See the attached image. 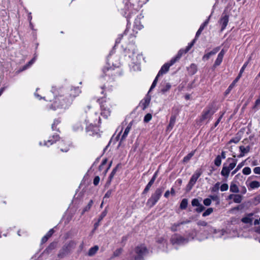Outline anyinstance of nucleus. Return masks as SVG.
Instances as JSON below:
<instances>
[{
	"label": "nucleus",
	"instance_id": "1",
	"mask_svg": "<svg viewBox=\"0 0 260 260\" xmlns=\"http://www.w3.org/2000/svg\"><path fill=\"white\" fill-rule=\"evenodd\" d=\"M58 91L55 87H52L51 92L56 95L55 100L50 106V109L55 110L57 109H67L72 104V99L66 98V94Z\"/></svg>",
	"mask_w": 260,
	"mask_h": 260
},
{
	"label": "nucleus",
	"instance_id": "2",
	"mask_svg": "<svg viewBox=\"0 0 260 260\" xmlns=\"http://www.w3.org/2000/svg\"><path fill=\"white\" fill-rule=\"evenodd\" d=\"M233 156V157H229L226 159L225 162L223 164L220 173L221 175L226 179L229 177L231 171L235 168L238 162V159L235 158L236 155L234 154Z\"/></svg>",
	"mask_w": 260,
	"mask_h": 260
},
{
	"label": "nucleus",
	"instance_id": "3",
	"mask_svg": "<svg viewBox=\"0 0 260 260\" xmlns=\"http://www.w3.org/2000/svg\"><path fill=\"white\" fill-rule=\"evenodd\" d=\"M148 252V249L145 245H138L130 253L128 260H144V256Z\"/></svg>",
	"mask_w": 260,
	"mask_h": 260
},
{
	"label": "nucleus",
	"instance_id": "4",
	"mask_svg": "<svg viewBox=\"0 0 260 260\" xmlns=\"http://www.w3.org/2000/svg\"><path fill=\"white\" fill-rule=\"evenodd\" d=\"M175 59H171L169 62L165 63L160 68L157 75L153 80L152 84L149 89V91H151L153 88H154L157 84L158 77L162 75L167 73L169 70L170 67L174 64L175 62Z\"/></svg>",
	"mask_w": 260,
	"mask_h": 260
},
{
	"label": "nucleus",
	"instance_id": "5",
	"mask_svg": "<svg viewBox=\"0 0 260 260\" xmlns=\"http://www.w3.org/2000/svg\"><path fill=\"white\" fill-rule=\"evenodd\" d=\"M165 190L162 187L157 188L147 201V205L150 207H153L159 201Z\"/></svg>",
	"mask_w": 260,
	"mask_h": 260
},
{
	"label": "nucleus",
	"instance_id": "6",
	"mask_svg": "<svg viewBox=\"0 0 260 260\" xmlns=\"http://www.w3.org/2000/svg\"><path fill=\"white\" fill-rule=\"evenodd\" d=\"M76 242L71 240L64 244L58 253V257L62 258L68 255L76 246Z\"/></svg>",
	"mask_w": 260,
	"mask_h": 260
},
{
	"label": "nucleus",
	"instance_id": "7",
	"mask_svg": "<svg viewBox=\"0 0 260 260\" xmlns=\"http://www.w3.org/2000/svg\"><path fill=\"white\" fill-rule=\"evenodd\" d=\"M61 92H63L66 94V98H72V102L74 99L78 96L81 93V91L78 87H70L67 89H60Z\"/></svg>",
	"mask_w": 260,
	"mask_h": 260
},
{
	"label": "nucleus",
	"instance_id": "8",
	"mask_svg": "<svg viewBox=\"0 0 260 260\" xmlns=\"http://www.w3.org/2000/svg\"><path fill=\"white\" fill-rule=\"evenodd\" d=\"M203 173L202 170L200 169L196 171L194 173L191 177L188 184L187 185V189L188 191L190 190L192 187L196 183L198 179L201 176Z\"/></svg>",
	"mask_w": 260,
	"mask_h": 260
},
{
	"label": "nucleus",
	"instance_id": "9",
	"mask_svg": "<svg viewBox=\"0 0 260 260\" xmlns=\"http://www.w3.org/2000/svg\"><path fill=\"white\" fill-rule=\"evenodd\" d=\"M140 19L141 17L138 16H137V18L135 19L133 29V32L130 34L129 38H136V35L138 33V30H140L143 28V26L141 24Z\"/></svg>",
	"mask_w": 260,
	"mask_h": 260
},
{
	"label": "nucleus",
	"instance_id": "10",
	"mask_svg": "<svg viewBox=\"0 0 260 260\" xmlns=\"http://www.w3.org/2000/svg\"><path fill=\"white\" fill-rule=\"evenodd\" d=\"M170 241L173 245H181L188 242L187 239L176 234L172 236Z\"/></svg>",
	"mask_w": 260,
	"mask_h": 260
},
{
	"label": "nucleus",
	"instance_id": "11",
	"mask_svg": "<svg viewBox=\"0 0 260 260\" xmlns=\"http://www.w3.org/2000/svg\"><path fill=\"white\" fill-rule=\"evenodd\" d=\"M229 21V16L227 14L223 13L218 22L221 25L220 31H222L226 27Z\"/></svg>",
	"mask_w": 260,
	"mask_h": 260
},
{
	"label": "nucleus",
	"instance_id": "12",
	"mask_svg": "<svg viewBox=\"0 0 260 260\" xmlns=\"http://www.w3.org/2000/svg\"><path fill=\"white\" fill-rule=\"evenodd\" d=\"M86 132L90 136H95L99 135V127L94 125L92 123H90L88 126L86 127Z\"/></svg>",
	"mask_w": 260,
	"mask_h": 260
},
{
	"label": "nucleus",
	"instance_id": "13",
	"mask_svg": "<svg viewBox=\"0 0 260 260\" xmlns=\"http://www.w3.org/2000/svg\"><path fill=\"white\" fill-rule=\"evenodd\" d=\"M137 51L136 46L134 44H131L128 46L127 48L125 49L126 55H128L129 58H133L135 54Z\"/></svg>",
	"mask_w": 260,
	"mask_h": 260
},
{
	"label": "nucleus",
	"instance_id": "14",
	"mask_svg": "<svg viewBox=\"0 0 260 260\" xmlns=\"http://www.w3.org/2000/svg\"><path fill=\"white\" fill-rule=\"evenodd\" d=\"M191 205L193 207H197L195 211L198 213H201L203 211L205 208L201 204L198 199H193L191 201Z\"/></svg>",
	"mask_w": 260,
	"mask_h": 260
},
{
	"label": "nucleus",
	"instance_id": "15",
	"mask_svg": "<svg viewBox=\"0 0 260 260\" xmlns=\"http://www.w3.org/2000/svg\"><path fill=\"white\" fill-rule=\"evenodd\" d=\"M131 17V15H128L126 17V20H127L126 28L125 29L123 34H120L119 35L118 38L116 40V44L119 43L120 42V40H121V38H122L123 35H126L127 32L129 31V29L130 28V26H131V23H130Z\"/></svg>",
	"mask_w": 260,
	"mask_h": 260
},
{
	"label": "nucleus",
	"instance_id": "16",
	"mask_svg": "<svg viewBox=\"0 0 260 260\" xmlns=\"http://www.w3.org/2000/svg\"><path fill=\"white\" fill-rule=\"evenodd\" d=\"M224 53V51L223 49L218 53L217 57L212 66L213 70H214L217 67L219 66L221 63Z\"/></svg>",
	"mask_w": 260,
	"mask_h": 260
},
{
	"label": "nucleus",
	"instance_id": "17",
	"mask_svg": "<svg viewBox=\"0 0 260 260\" xmlns=\"http://www.w3.org/2000/svg\"><path fill=\"white\" fill-rule=\"evenodd\" d=\"M220 48L219 47H217L214 48L212 51L210 52L206 53L202 57V60L204 61L208 60L211 56L215 55L219 51Z\"/></svg>",
	"mask_w": 260,
	"mask_h": 260
},
{
	"label": "nucleus",
	"instance_id": "18",
	"mask_svg": "<svg viewBox=\"0 0 260 260\" xmlns=\"http://www.w3.org/2000/svg\"><path fill=\"white\" fill-rule=\"evenodd\" d=\"M171 87V85L169 83H167L166 81L162 82L160 85V91L161 93H165L167 91H169Z\"/></svg>",
	"mask_w": 260,
	"mask_h": 260
},
{
	"label": "nucleus",
	"instance_id": "19",
	"mask_svg": "<svg viewBox=\"0 0 260 260\" xmlns=\"http://www.w3.org/2000/svg\"><path fill=\"white\" fill-rule=\"evenodd\" d=\"M60 139V137L58 135H53L52 136L50 137L49 140L47 141H45L44 142L45 145H47V143H50V145H52L55 143L57 141H58Z\"/></svg>",
	"mask_w": 260,
	"mask_h": 260
},
{
	"label": "nucleus",
	"instance_id": "20",
	"mask_svg": "<svg viewBox=\"0 0 260 260\" xmlns=\"http://www.w3.org/2000/svg\"><path fill=\"white\" fill-rule=\"evenodd\" d=\"M150 91H149L148 92ZM151 100V98L148 95V94H147V96L144 99V101H141V107H142V109L144 110L149 105L150 102Z\"/></svg>",
	"mask_w": 260,
	"mask_h": 260
},
{
	"label": "nucleus",
	"instance_id": "21",
	"mask_svg": "<svg viewBox=\"0 0 260 260\" xmlns=\"http://www.w3.org/2000/svg\"><path fill=\"white\" fill-rule=\"evenodd\" d=\"M210 113H211L210 109H205L203 111L202 115V116H201V118L200 119L201 121H203L207 119L209 117H210L213 114V113L210 114Z\"/></svg>",
	"mask_w": 260,
	"mask_h": 260
},
{
	"label": "nucleus",
	"instance_id": "22",
	"mask_svg": "<svg viewBox=\"0 0 260 260\" xmlns=\"http://www.w3.org/2000/svg\"><path fill=\"white\" fill-rule=\"evenodd\" d=\"M54 233V229H50L47 232V233L42 238L41 244H42L46 243L47 241V240H48V239L52 236V235Z\"/></svg>",
	"mask_w": 260,
	"mask_h": 260
},
{
	"label": "nucleus",
	"instance_id": "23",
	"mask_svg": "<svg viewBox=\"0 0 260 260\" xmlns=\"http://www.w3.org/2000/svg\"><path fill=\"white\" fill-rule=\"evenodd\" d=\"M241 77L238 75V76L235 78V79L233 81V82L230 85V86L228 87L227 89L225 91V93L226 94H229L231 90L233 88V87L235 86L236 83L239 81L240 78Z\"/></svg>",
	"mask_w": 260,
	"mask_h": 260
},
{
	"label": "nucleus",
	"instance_id": "24",
	"mask_svg": "<svg viewBox=\"0 0 260 260\" xmlns=\"http://www.w3.org/2000/svg\"><path fill=\"white\" fill-rule=\"evenodd\" d=\"M112 51H111L109 54L107 56V64L108 65L107 67H104L103 69V73L105 74V75H107L106 72L107 71H108L110 70H112V67L110 66V63L109 62V58L111 57L112 53Z\"/></svg>",
	"mask_w": 260,
	"mask_h": 260
},
{
	"label": "nucleus",
	"instance_id": "25",
	"mask_svg": "<svg viewBox=\"0 0 260 260\" xmlns=\"http://www.w3.org/2000/svg\"><path fill=\"white\" fill-rule=\"evenodd\" d=\"M133 123V121L130 122L129 123V124L127 125V126H126V128L125 129L124 132L121 137V140L124 139L127 137L128 134L129 133L131 129L132 128Z\"/></svg>",
	"mask_w": 260,
	"mask_h": 260
},
{
	"label": "nucleus",
	"instance_id": "26",
	"mask_svg": "<svg viewBox=\"0 0 260 260\" xmlns=\"http://www.w3.org/2000/svg\"><path fill=\"white\" fill-rule=\"evenodd\" d=\"M99 246L97 245L94 246L93 247L90 248L88 250V255L89 256L94 255L99 250Z\"/></svg>",
	"mask_w": 260,
	"mask_h": 260
},
{
	"label": "nucleus",
	"instance_id": "27",
	"mask_svg": "<svg viewBox=\"0 0 260 260\" xmlns=\"http://www.w3.org/2000/svg\"><path fill=\"white\" fill-rule=\"evenodd\" d=\"M56 247V243L52 242L50 243L49 246L44 251L43 253L49 254L52 250H53Z\"/></svg>",
	"mask_w": 260,
	"mask_h": 260
},
{
	"label": "nucleus",
	"instance_id": "28",
	"mask_svg": "<svg viewBox=\"0 0 260 260\" xmlns=\"http://www.w3.org/2000/svg\"><path fill=\"white\" fill-rule=\"evenodd\" d=\"M176 122V116L175 115H172L171 116L169 124L168 126V129H172L175 125Z\"/></svg>",
	"mask_w": 260,
	"mask_h": 260
},
{
	"label": "nucleus",
	"instance_id": "29",
	"mask_svg": "<svg viewBox=\"0 0 260 260\" xmlns=\"http://www.w3.org/2000/svg\"><path fill=\"white\" fill-rule=\"evenodd\" d=\"M185 53H186V52H185V50L182 49H180L178 51L177 54L175 57L172 58V59H175L174 61H175V62H176L177 60H178L181 57V56L183 55V54H185Z\"/></svg>",
	"mask_w": 260,
	"mask_h": 260
},
{
	"label": "nucleus",
	"instance_id": "30",
	"mask_svg": "<svg viewBox=\"0 0 260 260\" xmlns=\"http://www.w3.org/2000/svg\"><path fill=\"white\" fill-rule=\"evenodd\" d=\"M248 186L252 189L258 188L260 186V183L257 181H252L249 183Z\"/></svg>",
	"mask_w": 260,
	"mask_h": 260
},
{
	"label": "nucleus",
	"instance_id": "31",
	"mask_svg": "<svg viewBox=\"0 0 260 260\" xmlns=\"http://www.w3.org/2000/svg\"><path fill=\"white\" fill-rule=\"evenodd\" d=\"M60 121H61L59 118L54 119L53 123H52V126H51L52 131H56L57 132H59V128H57L56 126L59 123H60Z\"/></svg>",
	"mask_w": 260,
	"mask_h": 260
},
{
	"label": "nucleus",
	"instance_id": "32",
	"mask_svg": "<svg viewBox=\"0 0 260 260\" xmlns=\"http://www.w3.org/2000/svg\"><path fill=\"white\" fill-rule=\"evenodd\" d=\"M245 161H243L239 163L237 167L234 170L232 173L231 175L232 176L234 175L235 174L237 173V172L241 169V168L244 165Z\"/></svg>",
	"mask_w": 260,
	"mask_h": 260
},
{
	"label": "nucleus",
	"instance_id": "33",
	"mask_svg": "<svg viewBox=\"0 0 260 260\" xmlns=\"http://www.w3.org/2000/svg\"><path fill=\"white\" fill-rule=\"evenodd\" d=\"M111 111L109 108H104L102 109L101 114L105 118H108L110 115Z\"/></svg>",
	"mask_w": 260,
	"mask_h": 260
},
{
	"label": "nucleus",
	"instance_id": "34",
	"mask_svg": "<svg viewBox=\"0 0 260 260\" xmlns=\"http://www.w3.org/2000/svg\"><path fill=\"white\" fill-rule=\"evenodd\" d=\"M195 151H192L189 153H188L186 156L184 157L183 159V162L184 163H186L189 161V160L191 159V158L194 155Z\"/></svg>",
	"mask_w": 260,
	"mask_h": 260
},
{
	"label": "nucleus",
	"instance_id": "35",
	"mask_svg": "<svg viewBox=\"0 0 260 260\" xmlns=\"http://www.w3.org/2000/svg\"><path fill=\"white\" fill-rule=\"evenodd\" d=\"M188 205V200L187 199H183L180 203V208L181 210H185L186 209Z\"/></svg>",
	"mask_w": 260,
	"mask_h": 260
},
{
	"label": "nucleus",
	"instance_id": "36",
	"mask_svg": "<svg viewBox=\"0 0 260 260\" xmlns=\"http://www.w3.org/2000/svg\"><path fill=\"white\" fill-rule=\"evenodd\" d=\"M92 204L93 201L91 200L89 202L87 205L83 209L82 212L81 213V215H83L85 212L89 211L90 209L91 206H92Z\"/></svg>",
	"mask_w": 260,
	"mask_h": 260
},
{
	"label": "nucleus",
	"instance_id": "37",
	"mask_svg": "<svg viewBox=\"0 0 260 260\" xmlns=\"http://www.w3.org/2000/svg\"><path fill=\"white\" fill-rule=\"evenodd\" d=\"M230 191L234 193H238L239 191L238 187L235 184L232 183L230 186Z\"/></svg>",
	"mask_w": 260,
	"mask_h": 260
},
{
	"label": "nucleus",
	"instance_id": "38",
	"mask_svg": "<svg viewBox=\"0 0 260 260\" xmlns=\"http://www.w3.org/2000/svg\"><path fill=\"white\" fill-rule=\"evenodd\" d=\"M242 197L239 194H235L233 201L236 203H240L242 202Z\"/></svg>",
	"mask_w": 260,
	"mask_h": 260
},
{
	"label": "nucleus",
	"instance_id": "39",
	"mask_svg": "<svg viewBox=\"0 0 260 260\" xmlns=\"http://www.w3.org/2000/svg\"><path fill=\"white\" fill-rule=\"evenodd\" d=\"M239 149L241 152H242L244 154L247 153L250 151V146H247L246 147H245L243 146H240Z\"/></svg>",
	"mask_w": 260,
	"mask_h": 260
},
{
	"label": "nucleus",
	"instance_id": "40",
	"mask_svg": "<svg viewBox=\"0 0 260 260\" xmlns=\"http://www.w3.org/2000/svg\"><path fill=\"white\" fill-rule=\"evenodd\" d=\"M221 160L222 159L219 157V155L216 156L214 160V165L217 167H219L221 164Z\"/></svg>",
	"mask_w": 260,
	"mask_h": 260
},
{
	"label": "nucleus",
	"instance_id": "41",
	"mask_svg": "<svg viewBox=\"0 0 260 260\" xmlns=\"http://www.w3.org/2000/svg\"><path fill=\"white\" fill-rule=\"evenodd\" d=\"M220 186V182H218L215 184V185L211 188V190L212 192H218L219 190Z\"/></svg>",
	"mask_w": 260,
	"mask_h": 260
},
{
	"label": "nucleus",
	"instance_id": "42",
	"mask_svg": "<svg viewBox=\"0 0 260 260\" xmlns=\"http://www.w3.org/2000/svg\"><path fill=\"white\" fill-rule=\"evenodd\" d=\"M111 193H112V191L111 190H109L105 194L104 198H103V202L101 205V207H102V206H103V204L104 203V202H106L107 199L110 197V196H111Z\"/></svg>",
	"mask_w": 260,
	"mask_h": 260
},
{
	"label": "nucleus",
	"instance_id": "43",
	"mask_svg": "<svg viewBox=\"0 0 260 260\" xmlns=\"http://www.w3.org/2000/svg\"><path fill=\"white\" fill-rule=\"evenodd\" d=\"M213 212L212 208H208L202 214L203 217H206L211 214Z\"/></svg>",
	"mask_w": 260,
	"mask_h": 260
},
{
	"label": "nucleus",
	"instance_id": "44",
	"mask_svg": "<svg viewBox=\"0 0 260 260\" xmlns=\"http://www.w3.org/2000/svg\"><path fill=\"white\" fill-rule=\"evenodd\" d=\"M181 224H180V222H178L177 223H175L173 224L171 227V230L172 232H176L177 231V228L180 226Z\"/></svg>",
	"mask_w": 260,
	"mask_h": 260
},
{
	"label": "nucleus",
	"instance_id": "45",
	"mask_svg": "<svg viewBox=\"0 0 260 260\" xmlns=\"http://www.w3.org/2000/svg\"><path fill=\"white\" fill-rule=\"evenodd\" d=\"M196 39L194 38L192 41L191 42H190V43H189L188 44V46L186 47L185 49H184L185 50V52H186L187 53L191 49V48L192 47V46L194 44V43L196 42Z\"/></svg>",
	"mask_w": 260,
	"mask_h": 260
},
{
	"label": "nucleus",
	"instance_id": "46",
	"mask_svg": "<svg viewBox=\"0 0 260 260\" xmlns=\"http://www.w3.org/2000/svg\"><path fill=\"white\" fill-rule=\"evenodd\" d=\"M196 39L194 38L192 41L191 42H190V43H189L188 44V46L186 47L185 49H184L185 50V52H186L187 53L191 49V48L192 47V46L194 44V43L196 42Z\"/></svg>",
	"mask_w": 260,
	"mask_h": 260
},
{
	"label": "nucleus",
	"instance_id": "47",
	"mask_svg": "<svg viewBox=\"0 0 260 260\" xmlns=\"http://www.w3.org/2000/svg\"><path fill=\"white\" fill-rule=\"evenodd\" d=\"M152 119V115L150 113L147 114L144 118V122L145 123H148Z\"/></svg>",
	"mask_w": 260,
	"mask_h": 260
},
{
	"label": "nucleus",
	"instance_id": "48",
	"mask_svg": "<svg viewBox=\"0 0 260 260\" xmlns=\"http://www.w3.org/2000/svg\"><path fill=\"white\" fill-rule=\"evenodd\" d=\"M205 27H204V26L201 25L199 29L198 30L197 32H196V36H195V38L197 39L199 36L201 34L202 31L203 30V29H204Z\"/></svg>",
	"mask_w": 260,
	"mask_h": 260
},
{
	"label": "nucleus",
	"instance_id": "49",
	"mask_svg": "<svg viewBox=\"0 0 260 260\" xmlns=\"http://www.w3.org/2000/svg\"><path fill=\"white\" fill-rule=\"evenodd\" d=\"M248 64V61H246L244 63V64L243 65L242 67L240 69V71L239 72V73L238 74V75L240 77L242 76V75L244 71V70L245 69V68H246V67L247 66Z\"/></svg>",
	"mask_w": 260,
	"mask_h": 260
},
{
	"label": "nucleus",
	"instance_id": "50",
	"mask_svg": "<svg viewBox=\"0 0 260 260\" xmlns=\"http://www.w3.org/2000/svg\"><path fill=\"white\" fill-rule=\"evenodd\" d=\"M156 242L159 244H167V241L164 237H158L156 239Z\"/></svg>",
	"mask_w": 260,
	"mask_h": 260
},
{
	"label": "nucleus",
	"instance_id": "51",
	"mask_svg": "<svg viewBox=\"0 0 260 260\" xmlns=\"http://www.w3.org/2000/svg\"><path fill=\"white\" fill-rule=\"evenodd\" d=\"M251 172V169L249 167H245L242 170V173L246 175H249Z\"/></svg>",
	"mask_w": 260,
	"mask_h": 260
},
{
	"label": "nucleus",
	"instance_id": "52",
	"mask_svg": "<svg viewBox=\"0 0 260 260\" xmlns=\"http://www.w3.org/2000/svg\"><path fill=\"white\" fill-rule=\"evenodd\" d=\"M73 129L75 131L82 130L83 127L80 123H77L76 124H75L73 126Z\"/></svg>",
	"mask_w": 260,
	"mask_h": 260
},
{
	"label": "nucleus",
	"instance_id": "53",
	"mask_svg": "<svg viewBox=\"0 0 260 260\" xmlns=\"http://www.w3.org/2000/svg\"><path fill=\"white\" fill-rule=\"evenodd\" d=\"M219 188L221 191H226L229 188V185L226 183H223L220 186V187H219Z\"/></svg>",
	"mask_w": 260,
	"mask_h": 260
},
{
	"label": "nucleus",
	"instance_id": "54",
	"mask_svg": "<svg viewBox=\"0 0 260 260\" xmlns=\"http://www.w3.org/2000/svg\"><path fill=\"white\" fill-rule=\"evenodd\" d=\"M113 176H114V169L112 170V171H111V172L110 173V175L109 177V179L106 184V186H108L110 184Z\"/></svg>",
	"mask_w": 260,
	"mask_h": 260
},
{
	"label": "nucleus",
	"instance_id": "55",
	"mask_svg": "<svg viewBox=\"0 0 260 260\" xmlns=\"http://www.w3.org/2000/svg\"><path fill=\"white\" fill-rule=\"evenodd\" d=\"M190 72L191 73V74L193 75L194 74L197 72V68L196 66L194 64H191L190 67Z\"/></svg>",
	"mask_w": 260,
	"mask_h": 260
},
{
	"label": "nucleus",
	"instance_id": "56",
	"mask_svg": "<svg viewBox=\"0 0 260 260\" xmlns=\"http://www.w3.org/2000/svg\"><path fill=\"white\" fill-rule=\"evenodd\" d=\"M240 138L236 137L233 138L231 140H230V141H229V143L230 144L232 143L237 144L240 141Z\"/></svg>",
	"mask_w": 260,
	"mask_h": 260
},
{
	"label": "nucleus",
	"instance_id": "57",
	"mask_svg": "<svg viewBox=\"0 0 260 260\" xmlns=\"http://www.w3.org/2000/svg\"><path fill=\"white\" fill-rule=\"evenodd\" d=\"M203 203L205 206H210L211 204V200L209 198H206L204 200Z\"/></svg>",
	"mask_w": 260,
	"mask_h": 260
},
{
	"label": "nucleus",
	"instance_id": "58",
	"mask_svg": "<svg viewBox=\"0 0 260 260\" xmlns=\"http://www.w3.org/2000/svg\"><path fill=\"white\" fill-rule=\"evenodd\" d=\"M106 214H107V212L106 210H104L100 214L98 220L101 221L103 220V218L106 216Z\"/></svg>",
	"mask_w": 260,
	"mask_h": 260
},
{
	"label": "nucleus",
	"instance_id": "59",
	"mask_svg": "<svg viewBox=\"0 0 260 260\" xmlns=\"http://www.w3.org/2000/svg\"><path fill=\"white\" fill-rule=\"evenodd\" d=\"M197 224L199 225V226H206L207 225V222L205 221H203V220H199L198 222H197Z\"/></svg>",
	"mask_w": 260,
	"mask_h": 260
},
{
	"label": "nucleus",
	"instance_id": "60",
	"mask_svg": "<svg viewBox=\"0 0 260 260\" xmlns=\"http://www.w3.org/2000/svg\"><path fill=\"white\" fill-rule=\"evenodd\" d=\"M151 186H150L148 184H147L142 192V194H145L147 193L148 192V191L150 190V188H151Z\"/></svg>",
	"mask_w": 260,
	"mask_h": 260
},
{
	"label": "nucleus",
	"instance_id": "61",
	"mask_svg": "<svg viewBox=\"0 0 260 260\" xmlns=\"http://www.w3.org/2000/svg\"><path fill=\"white\" fill-rule=\"evenodd\" d=\"M100 177L97 176H95L93 179V184L94 185L96 186L98 185V184L99 183V182H100Z\"/></svg>",
	"mask_w": 260,
	"mask_h": 260
},
{
	"label": "nucleus",
	"instance_id": "62",
	"mask_svg": "<svg viewBox=\"0 0 260 260\" xmlns=\"http://www.w3.org/2000/svg\"><path fill=\"white\" fill-rule=\"evenodd\" d=\"M158 171H156L154 174H153L152 178L150 179V181H151L152 182H154L157 175H158Z\"/></svg>",
	"mask_w": 260,
	"mask_h": 260
},
{
	"label": "nucleus",
	"instance_id": "63",
	"mask_svg": "<svg viewBox=\"0 0 260 260\" xmlns=\"http://www.w3.org/2000/svg\"><path fill=\"white\" fill-rule=\"evenodd\" d=\"M253 172L256 174H260V167H256L254 168Z\"/></svg>",
	"mask_w": 260,
	"mask_h": 260
},
{
	"label": "nucleus",
	"instance_id": "64",
	"mask_svg": "<svg viewBox=\"0 0 260 260\" xmlns=\"http://www.w3.org/2000/svg\"><path fill=\"white\" fill-rule=\"evenodd\" d=\"M122 249L121 248L117 249L116 251H115V256L119 255L122 252Z\"/></svg>",
	"mask_w": 260,
	"mask_h": 260
}]
</instances>
